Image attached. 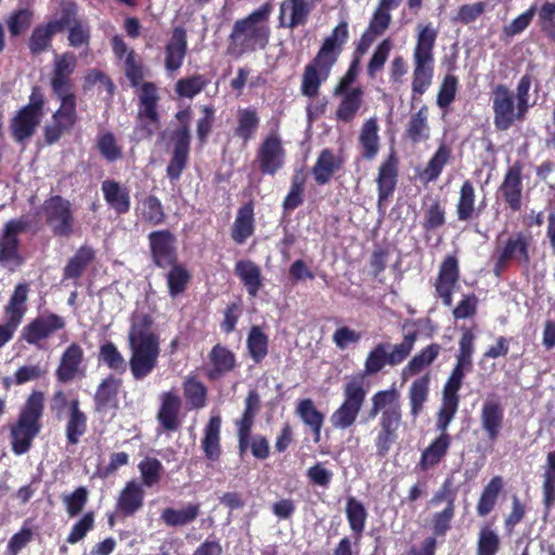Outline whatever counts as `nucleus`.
<instances>
[{"label": "nucleus", "instance_id": "nucleus-44", "mask_svg": "<svg viewBox=\"0 0 555 555\" xmlns=\"http://www.w3.org/2000/svg\"><path fill=\"white\" fill-rule=\"evenodd\" d=\"M120 379H117L115 377H107L105 378L100 386L98 387V390L95 392V403L96 408L105 409L111 406H116L117 403V393L120 388Z\"/></svg>", "mask_w": 555, "mask_h": 555}, {"label": "nucleus", "instance_id": "nucleus-16", "mask_svg": "<svg viewBox=\"0 0 555 555\" xmlns=\"http://www.w3.org/2000/svg\"><path fill=\"white\" fill-rule=\"evenodd\" d=\"M64 327V318L54 313L43 314L23 327L22 338L28 344L37 345Z\"/></svg>", "mask_w": 555, "mask_h": 555}, {"label": "nucleus", "instance_id": "nucleus-17", "mask_svg": "<svg viewBox=\"0 0 555 555\" xmlns=\"http://www.w3.org/2000/svg\"><path fill=\"white\" fill-rule=\"evenodd\" d=\"M401 418L400 405L389 406L380 414V429L375 438V446L379 454L384 455L396 441Z\"/></svg>", "mask_w": 555, "mask_h": 555}, {"label": "nucleus", "instance_id": "nucleus-27", "mask_svg": "<svg viewBox=\"0 0 555 555\" xmlns=\"http://www.w3.org/2000/svg\"><path fill=\"white\" fill-rule=\"evenodd\" d=\"M104 199L117 214H126L130 209L128 190L114 180H105L101 186Z\"/></svg>", "mask_w": 555, "mask_h": 555}, {"label": "nucleus", "instance_id": "nucleus-23", "mask_svg": "<svg viewBox=\"0 0 555 555\" xmlns=\"http://www.w3.org/2000/svg\"><path fill=\"white\" fill-rule=\"evenodd\" d=\"M459 281V263L455 257L449 256L440 266L439 275L435 284L436 292L448 307L452 305L453 288Z\"/></svg>", "mask_w": 555, "mask_h": 555}, {"label": "nucleus", "instance_id": "nucleus-32", "mask_svg": "<svg viewBox=\"0 0 555 555\" xmlns=\"http://www.w3.org/2000/svg\"><path fill=\"white\" fill-rule=\"evenodd\" d=\"M428 117L429 109L426 105H423L416 113L411 115L405 134L413 143H423L430 138Z\"/></svg>", "mask_w": 555, "mask_h": 555}, {"label": "nucleus", "instance_id": "nucleus-9", "mask_svg": "<svg viewBox=\"0 0 555 555\" xmlns=\"http://www.w3.org/2000/svg\"><path fill=\"white\" fill-rule=\"evenodd\" d=\"M42 106V95L33 92L29 103L12 119L10 128L17 142H23L35 133L43 116Z\"/></svg>", "mask_w": 555, "mask_h": 555}, {"label": "nucleus", "instance_id": "nucleus-58", "mask_svg": "<svg viewBox=\"0 0 555 555\" xmlns=\"http://www.w3.org/2000/svg\"><path fill=\"white\" fill-rule=\"evenodd\" d=\"M100 359L109 369L116 372L124 373L126 371V360L122 357V354L118 351L117 347L112 343L104 344L101 347Z\"/></svg>", "mask_w": 555, "mask_h": 555}, {"label": "nucleus", "instance_id": "nucleus-26", "mask_svg": "<svg viewBox=\"0 0 555 555\" xmlns=\"http://www.w3.org/2000/svg\"><path fill=\"white\" fill-rule=\"evenodd\" d=\"M504 412L496 400L488 398L481 408L480 422L490 440H495L502 429Z\"/></svg>", "mask_w": 555, "mask_h": 555}, {"label": "nucleus", "instance_id": "nucleus-41", "mask_svg": "<svg viewBox=\"0 0 555 555\" xmlns=\"http://www.w3.org/2000/svg\"><path fill=\"white\" fill-rule=\"evenodd\" d=\"M340 165L341 162L337 155L331 150H323L312 169L314 179L319 184H325Z\"/></svg>", "mask_w": 555, "mask_h": 555}, {"label": "nucleus", "instance_id": "nucleus-47", "mask_svg": "<svg viewBox=\"0 0 555 555\" xmlns=\"http://www.w3.org/2000/svg\"><path fill=\"white\" fill-rule=\"evenodd\" d=\"M451 150L447 145H440L427 166L421 173V178L427 182L436 180L442 172L443 167L450 159Z\"/></svg>", "mask_w": 555, "mask_h": 555}, {"label": "nucleus", "instance_id": "nucleus-35", "mask_svg": "<svg viewBox=\"0 0 555 555\" xmlns=\"http://www.w3.org/2000/svg\"><path fill=\"white\" fill-rule=\"evenodd\" d=\"M378 122L375 117L366 119L360 131L359 141L362 147V155L373 159L379 151Z\"/></svg>", "mask_w": 555, "mask_h": 555}, {"label": "nucleus", "instance_id": "nucleus-46", "mask_svg": "<svg viewBox=\"0 0 555 555\" xmlns=\"http://www.w3.org/2000/svg\"><path fill=\"white\" fill-rule=\"evenodd\" d=\"M139 218L152 225L160 224L165 220V212L160 201L150 195L138 207Z\"/></svg>", "mask_w": 555, "mask_h": 555}, {"label": "nucleus", "instance_id": "nucleus-31", "mask_svg": "<svg viewBox=\"0 0 555 555\" xmlns=\"http://www.w3.org/2000/svg\"><path fill=\"white\" fill-rule=\"evenodd\" d=\"M158 421L167 430H176L179 426L178 414L181 406L180 398L171 391L164 392L160 397Z\"/></svg>", "mask_w": 555, "mask_h": 555}, {"label": "nucleus", "instance_id": "nucleus-56", "mask_svg": "<svg viewBox=\"0 0 555 555\" xmlns=\"http://www.w3.org/2000/svg\"><path fill=\"white\" fill-rule=\"evenodd\" d=\"M346 514L353 532L360 534L365 526L366 512L364 506L353 498H349L346 506Z\"/></svg>", "mask_w": 555, "mask_h": 555}, {"label": "nucleus", "instance_id": "nucleus-29", "mask_svg": "<svg viewBox=\"0 0 555 555\" xmlns=\"http://www.w3.org/2000/svg\"><path fill=\"white\" fill-rule=\"evenodd\" d=\"M482 207L477 206L476 193L473 183L466 180L459 193V199L456 203V217L460 221H468L474 217H477Z\"/></svg>", "mask_w": 555, "mask_h": 555}, {"label": "nucleus", "instance_id": "nucleus-1", "mask_svg": "<svg viewBox=\"0 0 555 555\" xmlns=\"http://www.w3.org/2000/svg\"><path fill=\"white\" fill-rule=\"evenodd\" d=\"M128 344L130 372L135 380H142L156 369L160 354L159 336L152 331L150 317L141 314L133 318Z\"/></svg>", "mask_w": 555, "mask_h": 555}, {"label": "nucleus", "instance_id": "nucleus-7", "mask_svg": "<svg viewBox=\"0 0 555 555\" xmlns=\"http://www.w3.org/2000/svg\"><path fill=\"white\" fill-rule=\"evenodd\" d=\"M492 107L494 112V124L501 129L509 128L516 120H520L527 113L521 107L513 93L503 85L498 86L492 93Z\"/></svg>", "mask_w": 555, "mask_h": 555}, {"label": "nucleus", "instance_id": "nucleus-20", "mask_svg": "<svg viewBox=\"0 0 555 555\" xmlns=\"http://www.w3.org/2000/svg\"><path fill=\"white\" fill-rule=\"evenodd\" d=\"M311 10L309 0H284L280 4L279 27L294 29L305 25Z\"/></svg>", "mask_w": 555, "mask_h": 555}, {"label": "nucleus", "instance_id": "nucleus-13", "mask_svg": "<svg viewBox=\"0 0 555 555\" xmlns=\"http://www.w3.org/2000/svg\"><path fill=\"white\" fill-rule=\"evenodd\" d=\"M530 236L517 233L511 236L503 248L498 250L493 273L500 276L511 260L527 264L529 262Z\"/></svg>", "mask_w": 555, "mask_h": 555}, {"label": "nucleus", "instance_id": "nucleus-3", "mask_svg": "<svg viewBox=\"0 0 555 555\" xmlns=\"http://www.w3.org/2000/svg\"><path fill=\"white\" fill-rule=\"evenodd\" d=\"M271 12L272 7L269 3H263L249 15L233 24L229 46V52L232 55L240 56L267 47L271 37Z\"/></svg>", "mask_w": 555, "mask_h": 555}, {"label": "nucleus", "instance_id": "nucleus-18", "mask_svg": "<svg viewBox=\"0 0 555 555\" xmlns=\"http://www.w3.org/2000/svg\"><path fill=\"white\" fill-rule=\"evenodd\" d=\"M152 256L158 267H170L176 262V238L167 230L155 231L149 235Z\"/></svg>", "mask_w": 555, "mask_h": 555}, {"label": "nucleus", "instance_id": "nucleus-33", "mask_svg": "<svg viewBox=\"0 0 555 555\" xmlns=\"http://www.w3.org/2000/svg\"><path fill=\"white\" fill-rule=\"evenodd\" d=\"M376 182L378 185V206L380 207L383 202L393 193L397 182V164L392 156L382 163Z\"/></svg>", "mask_w": 555, "mask_h": 555}, {"label": "nucleus", "instance_id": "nucleus-36", "mask_svg": "<svg viewBox=\"0 0 555 555\" xmlns=\"http://www.w3.org/2000/svg\"><path fill=\"white\" fill-rule=\"evenodd\" d=\"M235 274L240 278L247 293L255 297L262 286L260 268L250 260H240L235 264Z\"/></svg>", "mask_w": 555, "mask_h": 555}, {"label": "nucleus", "instance_id": "nucleus-62", "mask_svg": "<svg viewBox=\"0 0 555 555\" xmlns=\"http://www.w3.org/2000/svg\"><path fill=\"white\" fill-rule=\"evenodd\" d=\"M444 208L437 199H430L425 208L424 227L437 229L444 223Z\"/></svg>", "mask_w": 555, "mask_h": 555}, {"label": "nucleus", "instance_id": "nucleus-48", "mask_svg": "<svg viewBox=\"0 0 555 555\" xmlns=\"http://www.w3.org/2000/svg\"><path fill=\"white\" fill-rule=\"evenodd\" d=\"M450 446V438L444 431L423 452L421 466L427 469L436 465L446 454Z\"/></svg>", "mask_w": 555, "mask_h": 555}, {"label": "nucleus", "instance_id": "nucleus-21", "mask_svg": "<svg viewBox=\"0 0 555 555\" xmlns=\"http://www.w3.org/2000/svg\"><path fill=\"white\" fill-rule=\"evenodd\" d=\"M186 33L182 27L172 30L170 40L165 47V68L169 75L175 74L182 66L186 54Z\"/></svg>", "mask_w": 555, "mask_h": 555}, {"label": "nucleus", "instance_id": "nucleus-28", "mask_svg": "<svg viewBox=\"0 0 555 555\" xmlns=\"http://www.w3.org/2000/svg\"><path fill=\"white\" fill-rule=\"evenodd\" d=\"M441 347L438 344H431L417 352L401 371V378L406 382L412 376L417 375L424 369L428 367L439 356Z\"/></svg>", "mask_w": 555, "mask_h": 555}, {"label": "nucleus", "instance_id": "nucleus-51", "mask_svg": "<svg viewBox=\"0 0 555 555\" xmlns=\"http://www.w3.org/2000/svg\"><path fill=\"white\" fill-rule=\"evenodd\" d=\"M371 404L370 415L374 417L379 412L383 413V411L389 406L400 405L399 392L395 387L386 390H379L372 396Z\"/></svg>", "mask_w": 555, "mask_h": 555}, {"label": "nucleus", "instance_id": "nucleus-8", "mask_svg": "<svg viewBox=\"0 0 555 555\" xmlns=\"http://www.w3.org/2000/svg\"><path fill=\"white\" fill-rule=\"evenodd\" d=\"M27 225L28 222L24 218L10 220L0 235V266L12 272L23 263V258L18 253V235Z\"/></svg>", "mask_w": 555, "mask_h": 555}, {"label": "nucleus", "instance_id": "nucleus-59", "mask_svg": "<svg viewBox=\"0 0 555 555\" xmlns=\"http://www.w3.org/2000/svg\"><path fill=\"white\" fill-rule=\"evenodd\" d=\"M415 339V334H408L400 344L392 346L390 351L387 350L388 365L402 363L413 350Z\"/></svg>", "mask_w": 555, "mask_h": 555}, {"label": "nucleus", "instance_id": "nucleus-2", "mask_svg": "<svg viewBox=\"0 0 555 555\" xmlns=\"http://www.w3.org/2000/svg\"><path fill=\"white\" fill-rule=\"evenodd\" d=\"M348 38V23L343 20L333 29L331 35L324 39L312 62L306 66L301 81V92L304 95L313 98L318 94L320 85L328 78L331 69L341 53Z\"/></svg>", "mask_w": 555, "mask_h": 555}, {"label": "nucleus", "instance_id": "nucleus-52", "mask_svg": "<svg viewBox=\"0 0 555 555\" xmlns=\"http://www.w3.org/2000/svg\"><path fill=\"white\" fill-rule=\"evenodd\" d=\"M208 79L203 75H194L177 81L176 92L181 98L192 99L198 94L207 85Z\"/></svg>", "mask_w": 555, "mask_h": 555}, {"label": "nucleus", "instance_id": "nucleus-64", "mask_svg": "<svg viewBox=\"0 0 555 555\" xmlns=\"http://www.w3.org/2000/svg\"><path fill=\"white\" fill-rule=\"evenodd\" d=\"M500 545L499 535L489 528H482L479 533L478 555H494Z\"/></svg>", "mask_w": 555, "mask_h": 555}, {"label": "nucleus", "instance_id": "nucleus-54", "mask_svg": "<svg viewBox=\"0 0 555 555\" xmlns=\"http://www.w3.org/2000/svg\"><path fill=\"white\" fill-rule=\"evenodd\" d=\"M184 397L191 409L203 408L206 403V388L195 378H188L184 382Z\"/></svg>", "mask_w": 555, "mask_h": 555}, {"label": "nucleus", "instance_id": "nucleus-39", "mask_svg": "<svg viewBox=\"0 0 555 555\" xmlns=\"http://www.w3.org/2000/svg\"><path fill=\"white\" fill-rule=\"evenodd\" d=\"M254 233V208L246 204L237 211L232 225V238L237 244H243Z\"/></svg>", "mask_w": 555, "mask_h": 555}, {"label": "nucleus", "instance_id": "nucleus-49", "mask_svg": "<svg viewBox=\"0 0 555 555\" xmlns=\"http://www.w3.org/2000/svg\"><path fill=\"white\" fill-rule=\"evenodd\" d=\"M198 515V506L190 504L180 509L166 508L162 518L169 526H184L196 518Z\"/></svg>", "mask_w": 555, "mask_h": 555}, {"label": "nucleus", "instance_id": "nucleus-50", "mask_svg": "<svg viewBox=\"0 0 555 555\" xmlns=\"http://www.w3.org/2000/svg\"><path fill=\"white\" fill-rule=\"evenodd\" d=\"M392 48L393 43L390 38H385L377 44L367 64V75L370 77H375L383 69Z\"/></svg>", "mask_w": 555, "mask_h": 555}, {"label": "nucleus", "instance_id": "nucleus-43", "mask_svg": "<svg viewBox=\"0 0 555 555\" xmlns=\"http://www.w3.org/2000/svg\"><path fill=\"white\" fill-rule=\"evenodd\" d=\"M237 127L235 134L241 138L244 143H247L254 138L259 127V116L250 108L238 109L237 112Z\"/></svg>", "mask_w": 555, "mask_h": 555}, {"label": "nucleus", "instance_id": "nucleus-14", "mask_svg": "<svg viewBox=\"0 0 555 555\" xmlns=\"http://www.w3.org/2000/svg\"><path fill=\"white\" fill-rule=\"evenodd\" d=\"M76 67L77 57L74 53L64 52L54 54L50 82L55 95L74 93L70 76L75 72Z\"/></svg>", "mask_w": 555, "mask_h": 555}, {"label": "nucleus", "instance_id": "nucleus-22", "mask_svg": "<svg viewBox=\"0 0 555 555\" xmlns=\"http://www.w3.org/2000/svg\"><path fill=\"white\" fill-rule=\"evenodd\" d=\"M83 350L76 344H70L63 352L60 364L56 369V377L62 383H68L82 375L81 364Z\"/></svg>", "mask_w": 555, "mask_h": 555}, {"label": "nucleus", "instance_id": "nucleus-55", "mask_svg": "<svg viewBox=\"0 0 555 555\" xmlns=\"http://www.w3.org/2000/svg\"><path fill=\"white\" fill-rule=\"evenodd\" d=\"M189 280L190 274L184 267L176 264V262L171 264V269L167 273L169 294L172 297L181 294L185 289Z\"/></svg>", "mask_w": 555, "mask_h": 555}, {"label": "nucleus", "instance_id": "nucleus-25", "mask_svg": "<svg viewBox=\"0 0 555 555\" xmlns=\"http://www.w3.org/2000/svg\"><path fill=\"white\" fill-rule=\"evenodd\" d=\"M499 192L512 210L517 211L520 209L522 184L521 169L519 166L514 165L509 167L499 189Z\"/></svg>", "mask_w": 555, "mask_h": 555}, {"label": "nucleus", "instance_id": "nucleus-37", "mask_svg": "<svg viewBox=\"0 0 555 555\" xmlns=\"http://www.w3.org/2000/svg\"><path fill=\"white\" fill-rule=\"evenodd\" d=\"M339 95H341V100L336 109V118L344 122H350L362 105L363 90L357 87Z\"/></svg>", "mask_w": 555, "mask_h": 555}, {"label": "nucleus", "instance_id": "nucleus-60", "mask_svg": "<svg viewBox=\"0 0 555 555\" xmlns=\"http://www.w3.org/2000/svg\"><path fill=\"white\" fill-rule=\"evenodd\" d=\"M391 20V12L376 7L365 30L378 38L389 28Z\"/></svg>", "mask_w": 555, "mask_h": 555}, {"label": "nucleus", "instance_id": "nucleus-12", "mask_svg": "<svg viewBox=\"0 0 555 555\" xmlns=\"http://www.w3.org/2000/svg\"><path fill=\"white\" fill-rule=\"evenodd\" d=\"M61 101L59 109L53 114L52 121L46 127V140L54 143L76 122V96L74 93L56 95Z\"/></svg>", "mask_w": 555, "mask_h": 555}, {"label": "nucleus", "instance_id": "nucleus-42", "mask_svg": "<svg viewBox=\"0 0 555 555\" xmlns=\"http://www.w3.org/2000/svg\"><path fill=\"white\" fill-rule=\"evenodd\" d=\"M28 296V286L26 284H18L9 304L5 306L7 320L18 325L21 324L26 313V300Z\"/></svg>", "mask_w": 555, "mask_h": 555}, {"label": "nucleus", "instance_id": "nucleus-61", "mask_svg": "<svg viewBox=\"0 0 555 555\" xmlns=\"http://www.w3.org/2000/svg\"><path fill=\"white\" fill-rule=\"evenodd\" d=\"M33 12L28 9H21L13 12L8 21V28L12 36H18L24 33L31 24Z\"/></svg>", "mask_w": 555, "mask_h": 555}, {"label": "nucleus", "instance_id": "nucleus-10", "mask_svg": "<svg viewBox=\"0 0 555 555\" xmlns=\"http://www.w3.org/2000/svg\"><path fill=\"white\" fill-rule=\"evenodd\" d=\"M46 221L52 232L68 237L74 232L75 218L72 204L59 195L50 197L43 206Z\"/></svg>", "mask_w": 555, "mask_h": 555}, {"label": "nucleus", "instance_id": "nucleus-34", "mask_svg": "<svg viewBox=\"0 0 555 555\" xmlns=\"http://www.w3.org/2000/svg\"><path fill=\"white\" fill-rule=\"evenodd\" d=\"M220 429L221 417L219 415L211 416L204 430L202 449L205 456L210 461H216L221 454L220 448Z\"/></svg>", "mask_w": 555, "mask_h": 555}, {"label": "nucleus", "instance_id": "nucleus-63", "mask_svg": "<svg viewBox=\"0 0 555 555\" xmlns=\"http://www.w3.org/2000/svg\"><path fill=\"white\" fill-rule=\"evenodd\" d=\"M139 469L143 481L151 486L158 482L163 466L158 460L154 457H145L140 462Z\"/></svg>", "mask_w": 555, "mask_h": 555}, {"label": "nucleus", "instance_id": "nucleus-30", "mask_svg": "<svg viewBox=\"0 0 555 555\" xmlns=\"http://www.w3.org/2000/svg\"><path fill=\"white\" fill-rule=\"evenodd\" d=\"M429 384L430 375L429 373H426L423 376L413 380L409 388L408 398L410 404V414L413 421H415L417 416L421 414L425 403L428 400Z\"/></svg>", "mask_w": 555, "mask_h": 555}, {"label": "nucleus", "instance_id": "nucleus-57", "mask_svg": "<svg viewBox=\"0 0 555 555\" xmlns=\"http://www.w3.org/2000/svg\"><path fill=\"white\" fill-rule=\"evenodd\" d=\"M389 345L387 344H378L374 349H372L364 363V373L366 375H373L378 373L386 364H388L387 360V349H389Z\"/></svg>", "mask_w": 555, "mask_h": 555}, {"label": "nucleus", "instance_id": "nucleus-45", "mask_svg": "<svg viewBox=\"0 0 555 555\" xmlns=\"http://www.w3.org/2000/svg\"><path fill=\"white\" fill-rule=\"evenodd\" d=\"M94 251L89 246H81L64 268V279L79 278L87 266L92 261Z\"/></svg>", "mask_w": 555, "mask_h": 555}, {"label": "nucleus", "instance_id": "nucleus-5", "mask_svg": "<svg viewBox=\"0 0 555 555\" xmlns=\"http://www.w3.org/2000/svg\"><path fill=\"white\" fill-rule=\"evenodd\" d=\"M43 402V393L34 391L28 397L16 423L11 427L12 449L16 454L27 452L33 440L40 433Z\"/></svg>", "mask_w": 555, "mask_h": 555}, {"label": "nucleus", "instance_id": "nucleus-6", "mask_svg": "<svg viewBox=\"0 0 555 555\" xmlns=\"http://www.w3.org/2000/svg\"><path fill=\"white\" fill-rule=\"evenodd\" d=\"M366 395L364 374L347 377L343 385V402L330 416L332 426L345 430L354 425L364 405Z\"/></svg>", "mask_w": 555, "mask_h": 555}, {"label": "nucleus", "instance_id": "nucleus-38", "mask_svg": "<svg viewBox=\"0 0 555 555\" xmlns=\"http://www.w3.org/2000/svg\"><path fill=\"white\" fill-rule=\"evenodd\" d=\"M87 430V416L79 409V401L74 399L69 401V412L66 423V438L69 443L76 444L79 438Z\"/></svg>", "mask_w": 555, "mask_h": 555}, {"label": "nucleus", "instance_id": "nucleus-40", "mask_svg": "<svg viewBox=\"0 0 555 555\" xmlns=\"http://www.w3.org/2000/svg\"><path fill=\"white\" fill-rule=\"evenodd\" d=\"M296 413L311 428L314 440L319 441L324 415L315 408L313 401L311 399L299 400L296 405Z\"/></svg>", "mask_w": 555, "mask_h": 555}, {"label": "nucleus", "instance_id": "nucleus-24", "mask_svg": "<svg viewBox=\"0 0 555 555\" xmlns=\"http://www.w3.org/2000/svg\"><path fill=\"white\" fill-rule=\"evenodd\" d=\"M175 147L172 158L167 166V173L170 179H178L185 168L190 151V131L183 126L173 135Z\"/></svg>", "mask_w": 555, "mask_h": 555}, {"label": "nucleus", "instance_id": "nucleus-4", "mask_svg": "<svg viewBox=\"0 0 555 555\" xmlns=\"http://www.w3.org/2000/svg\"><path fill=\"white\" fill-rule=\"evenodd\" d=\"M417 39L413 50L412 93L424 94L430 87L434 77V47L438 36L437 29L431 25L417 26Z\"/></svg>", "mask_w": 555, "mask_h": 555}, {"label": "nucleus", "instance_id": "nucleus-15", "mask_svg": "<svg viewBox=\"0 0 555 555\" xmlns=\"http://www.w3.org/2000/svg\"><path fill=\"white\" fill-rule=\"evenodd\" d=\"M259 168L266 175L275 173L284 165L285 151L276 131H272L258 150Z\"/></svg>", "mask_w": 555, "mask_h": 555}, {"label": "nucleus", "instance_id": "nucleus-19", "mask_svg": "<svg viewBox=\"0 0 555 555\" xmlns=\"http://www.w3.org/2000/svg\"><path fill=\"white\" fill-rule=\"evenodd\" d=\"M462 385V380L456 379L450 375L447 383L443 386L442 404L439 410L437 420V427L441 431H446L449 424L451 423V421L453 420L454 415L457 412L460 403V397L457 392L461 389Z\"/></svg>", "mask_w": 555, "mask_h": 555}, {"label": "nucleus", "instance_id": "nucleus-53", "mask_svg": "<svg viewBox=\"0 0 555 555\" xmlns=\"http://www.w3.org/2000/svg\"><path fill=\"white\" fill-rule=\"evenodd\" d=\"M247 347L251 358L259 362L268 352V337L258 326L251 327L248 338Z\"/></svg>", "mask_w": 555, "mask_h": 555}, {"label": "nucleus", "instance_id": "nucleus-11", "mask_svg": "<svg viewBox=\"0 0 555 555\" xmlns=\"http://www.w3.org/2000/svg\"><path fill=\"white\" fill-rule=\"evenodd\" d=\"M159 100L157 87L153 82H143L139 91V113L138 119L141 133L140 137H150L157 129L158 115L157 102Z\"/></svg>", "mask_w": 555, "mask_h": 555}]
</instances>
